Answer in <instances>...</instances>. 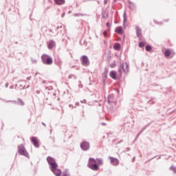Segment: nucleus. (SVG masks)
Wrapping results in <instances>:
<instances>
[{
    "instance_id": "f257e3e1",
    "label": "nucleus",
    "mask_w": 176,
    "mask_h": 176,
    "mask_svg": "<svg viewBox=\"0 0 176 176\" xmlns=\"http://www.w3.org/2000/svg\"><path fill=\"white\" fill-rule=\"evenodd\" d=\"M47 162L50 166V170L52 171V173L56 176H61V169L58 168V165L57 164V162H56V159H54L53 157L48 156L47 157Z\"/></svg>"
},
{
    "instance_id": "f03ea898",
    "label": "nucleus",
    "mask_w": 176,
    "mask_h": 176,
    "mask_svg": "<svg viewBox=\"0 0 176 176\" xmlns=\"http://www.w3.org/2000/svg\"><path fill=\"white\" fill-rule=\"evenodd\" d=\"M41 61L45 65H52L53 64V58L48 54H44L41 56Z\"/></svg>"
},
{
    "instance_id": "7ed1b4c3",
    "label": "nucleus",
    "mask_w": 176,
    "mask_h": 176,
    "mask_svg": "<svg viewBox=\"0 0 176 176\" xmlns=\"http://www.w3.org/2000/svg\"><path fill=\"white\" fill-rule=\"evenodd\" d=\"M18 153L21 155L22 156H25V157H28V152L25 150V147H24V144H20L18 146Z\"/></svg>"
},
{
    "instance_id": "20e7f679",
    "label": "nucleus",
    "mask_w": 176,
    "mask_h": 176,
    "mask_svg": "<svg viewBox=\"0 0 176 176\" xmlns=\"http://www.w3.org/2000/svg\"><path fill=\"white\" fill-rule=\"evenodd\" d=\"M80 60H81V64L84 67H89V65H90V60H89V57H87V56L86 55L82 56V57L80 58Z\"/></svg>"
},
{
    "instance_id": "39448f33",
    "label": "nucleus",
    "mask_w": 176,
    "mask_h": 176,
    "mask_svg": "<svg viewBox=\"0 0 176 176\" xmlns=\"http://www.w3.org/2000/svg\"><path fill=\"white\" fill-rule=\"evenodd\" d=\"M80 148L82 151H89V149H90V143L89 142L87 141H82L80 143Z\"/></svg>"
},
{
    "instance_id": "423d86ee",
    "label": "nucleus",
    "mask_w": 176,
    "mask_h": 176,
    "mask_svg": "<svg viewBox=\"0 0 176 176\" xmlns=\"http://www.w3.org/2000/svg\"><path fill=\"white\" fill-rule=\"evenodd\" d=\"M113 98H115V96H113V94L109 95L107 96L108 104H109L110 105H113V104H114V105H116V102H115Z\"/></svg>"
},
{
    "instance_id": "0eeeda50",
    "label": "nucleus",
    "mask_w": 176,
    "mask_h": 176,
    "mask_svg": "<svg viewBox=\"0 0 176 176\" xmlns=\"http://www.w3.org/2000/svg\"><path fill=\"white\" fill-rule=\"evenodd\" d=\"M111 166H119V160L113 157H109Z\"/></svg>"
},
{
    "instance_id": "6e6552de",
    "label": "nucleus",
    "mask_w": 176,
    "mask_h": 176,
    "mask_svg": "<svg viewBox=\"0 0 176 176\" xmlns=\"http://www.w3.org/2000/svg\"><path fill=\"white\" fill-rule=\"evenodd\" d=\"M7 102H14L17 105H21V107H24V105H25L24 101H23V100H21V98H18L17 101L16 100H14V101L8 100V101H7Z\"/></svg>"
},
{
    "instance_id": "1a4fd4ad",
    "label": "nucleus",
    "mask_w": 176,
    "mask_h": 176,
    "mask_svg": "<svg viewBox=\"0 0 176 176\" xmlns=\"http://www.w3.org/2000/svg\"><path fill=\"white\" fill-rule=\"evenodd\" d=\"M34 146H35V148H39V142L38 141V139L35 137H32L30 138Z\"/></svg>"
},
{
    "instance_id": "9d476101",
    "label": "nucleus",
    "mask_w": 176,
    "mask_h": 176,
    "mask_svg": "<svg viewBox=\"0 0 176 176\" xmlns=\"http://www.w3.org/2000/svg\"><path fill=\"white\" fill-rule=\"evenodd\" d=\"M87 167H89V168H91V170H94V171H97V170H98L99 166L98 164H87Z\"/></svg>"
},
{
    "instance_id": "9b49d317",
    "label": "nucleus",
    "mask_w": 176,
    "mask_h": 176,
    "mask_svg": "<svg viewBox=\"0 0 176 176\" xmlns=\"http://www.w3.org/2000/svg\"><path fill=\"white\" fill-rule=\"evenodd\" d=\"M135 30H136V35L138 38H140V39H141L142 36V30H141V28L139 26H136L135 27Z\"/></svg>"
},
{
    "instance_id": "f8f14e48",
    "label": "nucleus",
    "mask_w": 176,
    "mask_h": 176,
    "mask_svg": "<svg viewBox=\"0 0 176 176\" xmlns=\"http://www.w3.org/2000/svg\"><path fill=\"white\" fill-rule=\"evenodd\" d=\"M49 83H50V82H49V81H47V80H43V85H45V90H49V91H50V90H53V87H52V86H49Z\"/></svg>"
},
{
    "instance_id": "ddd939ff",
    "label": "nucleus",
    "mask_w": 176,
    "mask_h": 176,
    "mask_svg": "<svg viewBox=\"0 0 176 176\" xmlns=\"http://www.w3.org/2000/svg\"><path fill=\"white\" fill-rule=\"evenodd\" d=\"M122 70L124 71V74H129V65L127 63H124L122 65Z\"/></svg>"
},
{
    "instance_id": "4468645a",
    "label": "nucleus",
    "mask_w": 176,
    "mask_h": 176,
    "mask_svg": "<svg viewBox=\"0 0 176 176\" xmlns=\"http://www.w3.org/2000/svg\"><path fill=\"white\" fill-rule=\"evenodd\" d=\"M54 63L56 64V65H58V67H60V65L63 64V61H61V59L60 58V57L57 56L54 59Z\"/></svg>"
},
{
    "instance_id": "2eb2a0df",
    "label": "nucleus",
    "mask_w": 176,
    "mask_h": 176,
    "mask_svg": "<svg viewBox=\"0 0 176 176\" xmlns=\"http://www.w3.org/2000/svg\"><path fill=\"white\" fill-rule=\"evenodd\" d=\"M54 46H56V42H54L53 40L50 41L47 44L48 49H53Z\"/></svg>"
},
{
    "instance_id": "dca6fc26",
    "label": "nucleus",
    "mask_w": 176,
    "mask_h": 176,
    "mask_svg": "<svg viewBox=\"0 0 176 176\" xmlns=\"http://www.w3.org/2000/svg\"><path fill=\"white\" fill-rule=\"evenodd\" d=\"M109 76L114 80H116V79H118V77H116V72L115 71H111L109 73Z\"/></svg>"
},
{
    "instance_id": "f3484780",
    "label": "nucleus",
    "mask_w": 176,
    "mask_h": 176,
    "mask_svg": "<svg viewBox=\"0 0 176 176\" xmlns=\"http://www.w3.org/2000/svg\"><path fill=\"white\" fill-rule=\"evenodd\" d=\"M123 25L124 27H126L127 25V24L126 23L127 22V13L126 12V11L123 14Z\"/></svg>"
},
{
    "instance_id": "a211bd4d",
    "label": "nucleus",
    "mask_w": 176,
    "mask_h": 176,
    "mask_svg": "<svg viewBox=\"0 0 176 176\" xmlns=\"http://www.w3.org/2000/svg\"><path fill=\"white\" fill-rule=\"evenodd\" d=\"M115 32L116 34H122L123 33V28H122V26L117 27L115 30Z\"/></svg>"
},
{
    "instance_id": "6ab92c4d",
    "label": "nucleus",
    "mask_w": 176,
    "mask_h": 176,
    "mask_svg": "<svg viewBox=\"0 0 176 176\" xmlns=\"http://www.w3.org/2000/svg\"><path fill=\"white\" fill-rule=\"evenodd\" d=\"M128 3H129V9H131V10H134V9L135 8V3H134L130 1H128Z\"/></svg>"
},
{
    "instance_id": "aec40b11",
    "label": "nucleus",
    "mask_w": 176,
    "mask_h": 176,
    "mask_svg": "<svg viewBox=\"0 0 176 176\" xmlns=\"http://www.w3.org/2000/svg\"><path fill=\"white\" fill-rule=\"evenodd\" d=\"M55 2L56 5L61 6L64 5L65 3V0H54Z\"/></svg>"
},
{
    "instance_id": "412c9836",
    "label": "nucleus",
    "mask_w": 176,
    "mask_h": 176,
    "mask_svg": "<svg viewBox=\"0 0 176 176\" xmlns=\"http://www.w3.org/2000/svg\"><path fill=\"white\" fill-rule=\"evenodd\" d=\"M113 49L114 50H120V43H116L114 45H113Z\"/></svg>"
},
{
    "instance_id": "4be33fe9",
    "label": "nucleus",
    "mask_w": 176,
    "mask_h": 176,
    "mask_svg": "<svg viewBox=\"0 0 176 176\" xmlns=\"http://www.w3.org/2000/svg\"><path fill=\"white\" fill-rule=\"evenodd\" d=\"M96 160L98 162V166H102V164H104V160H102V159L97 158Z\"/></svg>"
},
{
    "instance_id": "5701e85b",
    "label": "nucleus",
    "mask_w": 176,
    "mask_h": 176,
    "mask_svg": "<svg viewBox=\"0 0 176 176\" xmlns=\"http://www.w3.org/2000/svg\"><path fill=\"white\" fill-rule=\"evenodd\" d=\"M170 54H171V51L170 50H166L164 52L165 57H169Z\"/></svg>"
},
{
    "instance_id": "b1692460",
    "label": "nucleus",
    "mask_w": 176,
    "mask_h": 176,
    "mask_svg": "<svg viewBox=\"0 0 176 176\" xmlns=\"http://www.w3.org/2000/svg\"><path fill=\"white\" fill-rule=\"evenodd\" d=\"M96 162H97L96 160H95L94 158L90 157L89 159L88 164H93V163H96Z\"/></svg>"
},
{
    "instance_id": "393cba45",
    "label": "nucleus",
    "mask_w": 176,
    "mask_h": 176,
    "mask_svg": "<svg viewBox=\"0 0 176 176\" xmlns=\"http://www.w3.org/2000/svg\"><path fill=\"white\" fill-rule=\"evenodd\" d=\"M145 50L146 52H151V50H152V46L151 45H147L145 47Z\"/></svg>"
},
{
    "instance_id": "a878e982",
    "label": "nucleus",
    "mask_w": 176,
    "mask_h": 176,
    "mask_svg": "<svg viewBox=\"0 0 176 176\" xmlns=\"http://www.w3.org/2000/svg\"><path fill=\"white\" fill-rule=\"evenodd\" d=\"M169 170H170V171H173L174 174H176V166H174V165H172L169 168Z\"/></svg>"
},
{
    "instance_id": "bb28decb",
    "label": "nucleus",
    "mask_w": 176,
    "mask_h": 176,
    "mask_svg": "<svg viewBox=\"0 0 176 176\" xmlns=\"http://www.w3.org/2000/svg\"><path fill=\"white\" fill-rule=\"evenodd\" d=\"M109 67L111 68H115L116 67V60H113V62L110 64Z\"/></svg>"
},
{
    "instance_id": "cd10ccee",
    "label": "nucleus",
    "mask_w": 176,
    "mask_h": 176,
    "mask_svg": "<svg viewBox=\"0 0 176 176\" xmlns=\"http://www.w3.org/2000/svg\"><path fill=\"white\" fill-rule=\"evenodd\" d=\"M74 17H79V16H81L82 17H83V16H85V14H82V13H76L74 14Z\"/></svg>"
},
{
    "instance_id": "c85d7f7f",
    "label": "nucleus",
    "mask_w": 176,
    "mask_h": 176,
    "mask_svg": "<svg viewBox=\"0 0 176 176\" xmlns=\"http://www.w3.org/2000/svg\"><path fill=\"white\" fill-rule=\"evenodd\" d=\"M144 46H145V43L144 42L139 43V47H144Z\"/></svg>"
},
{
    "instance_id": "c756f323",
    "label": "nucleus",
    "mask_w": 176,
    "mask_h": 176,
    "mask_svg": "<svg viewBox=\"0 0 176 176\" xmlns=\"http://www.w3.org/2000/svg\"><path fill=\"white\" fill-rule=\"evenodd\" d=\"M122 65H120V66L118 68V73L120 74V75H122Z\"/></svg>"
},
{
    "instance_id": "7c9ffc66",
    "label": "nucleus",
    "mask_w": 176,
    "mask_h": 176,
    "mask_svg": "<svg viewBox=\"0 0 176 176\" xmlns=\"http://www.w3.org/2000/svg\"><path fill=\"white\" fill-rule=\"evenodd\" d=\"M102 17L103 19H107V17H108V14H107V12H104L102 14Z\"/></svg>"
},
{
    "instance_id": "2f4dec72",
    "label": "nucleus",
    "mask_w": 176,
    "mask_h": 176,
    "mask_svg": "<svg viewBox=\"0 0 176 176\" xmlns=\"http://www.w3.org/2000/svg\"><path fill=\"white\" fill-rule=\"evenodd\" d=\"M50 140H52L53 144H54V142H56V139L54 138V137L52 138V136H50Z\"/></svg>"
},
{
    "instance_id": "473e14b6",
    "label": "nucleus",
    "mask_w": 176,
    "mask_h": 176,
    "mask_svg": "<svg viewBox=\"0 0 176 176\" xmlns=\"http://www.w3.org/2000/svg\"><path fill=\"white\" fill-rule=\"evenodd\" d=\"M61 28H63V25L57 26L56 28H55V31H57V30H61Z\"/></svg>"
},
{
    "instance_id": "72a5a7b5",
    "label": "nucleus",
    "mask_w": 176,
    "mask_h": 176,
    "mask_svg": "<svg viewBox=\"0 0 176 176\" xmlns=\"http://www.w3.org/2000/svg\"><path fill=\"white\" fill-rule=\"evenodd\" d=\"M62 176H70L69 174L67 173V172H63Z\"/></svg>"
},
{
    "instance_id": "f704fd0d",
    "label": "nucleus",
    "mask_w": 176,
    "mask_h": 176,
    "mask_svg": "<svg viewBox=\"0 0 176 176\" xmlns=\"http://www.w3.org/2000/svg\"><path fill=\"white\" fill-rule=\"evenodd\" d=\"M144 132L143 129H142L140 133L138 134V137H140V135H141V134H142V133Z\"/></svg>"
},
{
    "instance_id": "c9c22d12",
    "label": "nucleus",
    "mask_w": 176,
    "mask_h": 176,
    "mask_svg": "<svg viewBox=\"0 0 176 176\" xmlns=\"http://www.w3.org/2000/svg\"><path fill=\"white\" fill-rule=\"evenodd\" d=\"M69 108H76V105L74 106L73 104H69Z\"/></svg>"
},
{
    "instance_id": "e433bc0d",
    "label": "nucleus",
    "mask_w": 176,
    "mask_h": 176,
    "mask_svg": "<svg viewBox=\"0 0 176 176\" xmlns=\"http://www.w3.org/2000/svg\"><path fill=\"white\" fill-rule=\"evenodd\" d=\"M107 76H108V74L106 73H103V77L107 78Z\"/></svg>"
},
{
    "instance_id": "4c0bfd02",
    "label": "nucleus",
    "mask_w": 176,
    "mask_h": 176,
    "mask_svg": "<svg viewBox=\"0 0 176 176\" xmlns=\"http://www.w3.org/2000/svg\"><path fill=\"white\" fill-rule=\"evenodd\" d=\"M80 102H82V104H86L87 100L84 99L83 100H81Z\"/></svg>"
},
{
    "instance_id": "58836bf2",
    "label": "nucleus",
    "mask_w": 176,
    "mask_h": 176,
    "mask_svg": "<svg viewBox=\"0 0 176 176\" xmlns=\"http://www.w3.org/2000/svg\"><path fill=\"white\" fill-rule=\"evenodd\" d=\"M104 36H107V30H104L102 33Z\"/></svg>"
},
{
    "instance_id": "ea45409f",
    "label": "nucleus",
    "mask_w": 176,
    "mask_h": 176,
    "mask_svg": "<svg viewBox=\"0 0 176 176\" xmlns=\"http://www.w3.org/2000/svg\"><path fill=\"white\" fill-rule=\"evenodd\" d=\"M104 74H108V69L105 68Z\"/></svg>"
},
{
    "instance_id": "a19ab883",
    "label": "nucleus",
    "mask_w": 176,
    "mask_h": 176,
    "mask_svg": "<svg viewBox=\"0 0 176 176\" xmlns=\"http://www.w3.org/2000/svg\"><path fill=\"white\" fill-rule=\"evenodd\" d=\"M36 94H41V90L38 89L36 91Z\"/></svg>"
},
{
    "instance_id": "79ce46f5",
    "label": "nucleus",
    "mask_w": 176,
    "mask_h": 176,
    "mask_svg": "<svg viewBox=\"0 0 176 176\" xmlns=\"http://www.w3.org/2000/svg\"><path fill=\"white\" fill-rule=\"evenodd\" d=\"M146 127H148V125L144 126L142 130L144 131L146 129Z\"/></svg>"
},
{
    "instance_id": "37998d69",
    "label": "nucleus",
    "mask_w": 176,
    "mask_h": 176,
    "mask_svg": "<svg viewBox=\"0 0 176 176\" xmlns=\"http://www.w3.org/2000/svg\"><path fill=\"white\" fill-rule=\"evenodd\" d=\"M73 76H74V75H72V74L69 75V79H72Z\"/></svg>"
},
{
    "instance_id": "c03bdc74",
    "label": "nucleus",
    "mask_w": 176,
    "mask_h": 176,
    "mask_svg": "<svg viewBox=\"0 0 176 176\" xmlns=\"http://www.w3.org/2000/svg\"><path fill=\"white\" fill-rule=\"evenodd\" d=\"M106 25H107V27H109V25H110L109 22H107V23H106Z\"/></svg>"
},
{
    "instance_id": "a18cd8bd",
    "label": "nucleus",
    "mask_w": 176,
    "mask_h": 176,
    "mask_svg": "<svg viewBox=\"0 0 176 176\" xmlns=\"http://www.w3.org/2000/svg\"><path fill=\"white\" fill-rule=\"evenodd\" d=\"M108 2V1H107V0H104V5H107V3Z\"/></svg>"
},
{
    "instance_id": "49530a36",
    "label": "nucleus",
    "mask_w": 176,
    "mask_h": 176,
    "mask_svg": "<svg viewBox=\"0 0 176 176\" xmlns=\"http://www.w3.org/2000/svg\"><path fill=\"white\" fill-rule=\"evenodd\" d=\"M41 124H43V126H45V127H46V124H45V122H41Z\"/></svg>"
},
{
    "instance_id": "de8ad7c7",
    "label": "nucleus",
    "mask_w": 176,
    "mask_h": 176,
    "mask_svg": "<svg viewBox=\"0 0 176 176\" xmlns=\"http://www.w3.org/2000/svg\"><path fill=\"white\" fill-rule=\"evenodd\" d=\"M64 16H65V12H63V13L62 14V17H64Z\"/></svg>"
},
{
    "instance_id": "09e8293b",
    "label": "nucleus",
    "mask_w": 176,
    "mask_h": 176,
    "mask_svg": "<svg viewBox=\"0 0 176 176\" xmlns=\"http://www.w3.org/2000/svg\"><path fill=\"white\" fill-rule=\"evenodd\" d=\"M24 89H25V85H24V86L21 88L22 90H24Z\"/></svg>"
},
{
    "instance_id": "8fccbe9b",
    "label": "nucleus",
    "mask_w": 176,
    "mask_h": 176,
    "mask_svg": "<svg viewBox=\"0 0 176 176\" xmlns=\"http://www.w3.org/2000/svg\"><path fill=\"white\" fill-rule=\"evenodd\" d=\"M102 126H105V122H102Z\"/></svg>"
},
{
    "instance_id": "3c124183",
    "label": "nucleus",
    "mask_w": 176,
    "mask_h": 176,
    "mask_svg": "<svg viewBox=\"0 0 176 176\" xmlns=\"http://www.w3.org/2000/svg\"><path fill=\"white\" fill-rule=\"evenodd\" d=\"M48 1V2H50V3H52V0H47Z\"/></svg>"
},
{
    "instance_id": "603ef678",
    "label": "nucleus",
    "mask_w": 176,
    "mask_h": 176,
    "mask_svg": "<svg viewBox=\"0 0 176 176\" xmlns=\"http://www.w3.org/2000/svg\"><path fill=\"white\" fill-rule=\"evenodd\" d=\"M19 87H23V85H19Z\"/></svg>"
},
{
    "instance_id": "864d4df0",
    "label": "nucleus",
    "mask_w": 176,
    "mask_h": 176,
    "mask_svg": "<svg viewBox=\"0 0 176 176\" xmlns=\"http://www.w3.org/2000/svg\"><path fill=\"white\" fill-rule=\"evenodd\" d=\"M126 151H130V148H127Z\"/></svg>"
},
{
    "instance_id": "5fc2aeb1",
    "label": "nucleus",
    "mask_w": 176,
    "mask_h": 176,
    "mask_svg": "<svg viewBox=\"0 0 176 176\" xmlns=\"http://www.w3.org/2000/svg\"><path fill=\"white\" fill-rule=\"evenodd\" d=\"M28 87H30V85H28L27 87H26V89H28Z\"/></svg>"
},
{
    "instance_id": "6e6d98bb",
    "label": "nucleus",
    "mask_w": 176,
    "mask_h": 176,
    "mask_svg": "<svg viewBox=\"0 0 176 176\" xmlns=\"http://www.w3.org/2000/svg\"><path fill=\"white\" fill-rule=\"evenodd\" d=\"M30 77H28V80H30Z\"/></svg>"
},
{
    "instance_id": "4d7b16f0",
    "label": "nucleus",
    "mask_w": 176,
    "mask_h": 176,
    "mask_svg": "<svg viewBox=\"0 0 176 176\" xmlns=\"http://www.w3.org/2000/svg\"><path fill=\"white\" fill-rule=\"evenodd\" d=\"M76 105H79V103H76Z\"/></svg>"
},
{
    "instance_id": "13d9d810",
    "label": "nucleus",
    "mask_w": 176,
    "mask_h": 176,
    "mask_svg": "<svg viewBox=\"0 0 176 176\" xmlns=\"http://www.w3.org/2000/svg\"><path fill=\"white\" fill-rule=\"evenodd\" d=\"M50 134H52V129L50 130Z\"/></svg>"
},
{
    "instance_id": "bf43d9fd",
    "label": "nucleus",
    "mask_w": 176,
    "mask_h": 176,
    "mask_svg": "<svg viewBox=\"0 0 176 176\" xmlns=\"http://www.w3.org/2000/svg\"><path fill=\"white\" fill-rule=\"evenodd\" d=\"M156 157V156L155 157H153V158H151V159H155Z\"/></svg>"
},
{
    "instance_id": "052dcab7",
    "label": "nucleus",
    "mask_w": 176,
    "mask_h": 176,
    "mask_svg": "<svg viewBox=\"0 0 176 176\" xmlns=\"http://www.w3.org/2000/svg\"><path fill=\"white\" fill-rule=\"evenodd\" d=\"M159 159H160V157H159L157 158V160H159Z\"/></svg>"
},
{
    "instance_id": "680f3d73",
    "label": "nucleus",
    "mask_w": 176,
    "mask_h": 176,
    "mask_svg": "<svg viewBox=\"0 0 176 176\" xmlns=\"http://www.w3.org/2000/svg\"><path fill=\"white\" fill-rule=\"evenodd\" d=\"M6 87H8V85H6Z\"/></svg>"
},
{
    "instance_id": "e2e57ef3",
    "label": "nucleus",
    "mask_w": 176,
    "mask_h": 176,
    "mask_svg": "<svg viewBox=\"0 0 176 176\" xmlns=\"http://www.w3.org/2000/svg\"><path fill=\"white\" fill-rule=\"evenodd\" d=\"M82 116L85 118V114H83Z\"/></svg>"
},
{
    "instance_id": "0e129e2a",
    "label": "nucleus",
    "mask_w": 176,
    "mask_h": 176,
    "mask_svg": "<svg viewBox=\"0 0 176 176\" xmlns=\"http://www.w3.org/2000/svg\"><path fill=\"white\" fill-rule=\"evenodd\" d=\"M114 1V2H116V0H113Z\"/></svg>"
},
{
    "instance_id": "69168bd1",
    "label": "nucleus",
    "mask_w": 176,
    "mask_h": 176,
    "mask_svg": "<svg viewBox=\"0 0 176 176\" xmlns=\"http://www.w3.org/2000/svg\"><path fill=\"white\" fill-rule=\"evenodd\" d=\"M151 104H154V102H151Z\"/></svg>"
}]
</instances>
